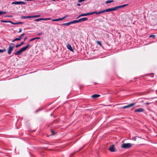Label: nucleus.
Listing matches in <instances>:
<instances>
[{
	"label": "nucleus",
	"instance_id": "nucleus-19",
	"mask_svg": "<svg viewBox=\"0 0 157 157\" xmlns=\"http://www.w3.org/2000/svg\"><path fill=\"white\" fill-rule=\"evenodd\" d=\"M25 35V34L24 33L22 34L19 37L20 39L21 40L22 38V37L24 36Z\"/></svg>",
	"mask_w": 157,
	"mask_h": 157
},
{
	"label": "nucleus",
	"instance_id": "nucleus-39",
	"mask_svg": "<svg viewBox=\"0 0 157 157\" xmlns=\"http://www.w3.org/2000/svg\"><path fill=\"white\" fill-rule=\"evenodd\" d=\"M59 20L60 21V20H63L64 19L63 18V17L62 18H59Z\"/></svg>",
	"mask_w": 157,
	"mask_h": 157
},
{
	"label": "nucleus",
	"instance_id": "nucleus-45",
	"mask_svg": "<svg viewBox=\"0 0 157 157\" xmlns=\"http://www.w3.org/2000/svg\"><path fill=\"white\" fill-rule=\"evenodd\" d=\"M18 24H22L23 23L21 22H18Z\"/></svg>",
	"mask_w": 157,
	"mask_h": 157
},
{
	"label": "nucleus",
	"instance_id": "nucleus-4",
	"mask_svg": "<svg viewBox=\"0 0 157 157\" xmlns=\"http://www.w3.org/2000/svg\"><path fill=\"white\" fill-rule=\"evenodd\" d=\"M109 150L111 152H115L116 151V150L114 148V146L113 145L110 146L109 148Z\"/></svg>",
	"mask_w": 157,
	"mask_h": 157
},
{
	"label": "nucleus",
	"instance_id": "nucleus-6",
	"mask_svg": "<svg viewBox=\"0 0 157 157\" xmlns=\"http://www.w3.org/2000/svg\"><path fill=\"white\" fill-rule=\"evenodd\" d=\"M117 10L116 8V7H115L113 8H109L105 10V12H109L111 11H115Z\"/></svg>",
	"mask_w": 157,
	"mask_h": 157
},
{
	"label": "nucleus",
	"instance_id": "nucleus-12",
	"mask_svg": "<svg viewBox=\"0 0 157 157\" xmlns=\"http://www.w3.org/2000/svg\"><path fill=\"white\" fill-rule=\"evenodd\" d=\"M100 95L98 94H95L91 96V97L93 98H96L99 97Z\"/></svg>",
	"mask_w": 157,
	"mask_h": 157
},
{
	"label": "nucleus",
	"instance_id": "nucleus-18",
	"mask_svg": "<svg viewBox=\"0 0 157 157\" xmlns=\"http://www.w3.org/2000/svg\"><path fill=\"white\" fill-rule=\"evenodd\" d=\"M91 15L93 14L94 13H95L96 14H101L100 11H99L98 12H97V11H94V12H91Z\"/></svg>",
	"mask_w": 157,
	"mask_h": 157
},
{
	"label": "nucleus",
	"instance_id": "nucleus-14",
	"mask_svg": "<svg viewBox=\"0 0 157 157\" xmlns=\"http://www.w3.org/2000/svg\"><path fill=\"white\" fill-rule=\"evenodd\" d=\"M67 48L68 49L70 50L71 51H73V50L72 49V47H71V46L70 44H67Z\"/></svg>",
	"mask_w": 157,
	"mask_h": 157
},
{
	"label": "nucleus",
	"instance_id": "nucleus-3",
	"mask_svg": "<svg viewBox=\"0 0 157 157\" xmlns=\"http://www.w3.org/2000/svg\"><path fill=\"white\" fill-rule=\"evenodd\" d=\"M12 4H16V5H20L21 4H22L23 5H25L26 4V3L22 1L20 2H13L12 3Z\"/></svg>",
	"mask_w": 157,
	"mask_h": 157
},
{
	"label": "nucleus",
	"instance_id": "nucleus-22",
	"mask_svg": "<svg viewBox=\"0 0 157 157\" xmlns=\"http://www.w3.org/2000/svg\"><path fill=\"white\" fill-rule=\"evenodd\" d=\"M20 40V39L19 38H15L14 40H13L12 41L13 42H14L15 41H16Z\"/></svg>",
	"mask_w": 157,
	"mask_h": 157
},
{
	"label": "nucleus",
	"instance_id": "nucleus-27",
	"mask_svg": "<svg viewBox=\"0 0 157 157\" xmlns=\"http://www.w3.org/2000/svg\"><path fill=\"white\" fill-rule=\"evenodd\" d=\"M6 51V50L5 49H3L1 50L0 49V52L2 53Z\"/></svg>",
	"mask_w": 157,
	"mask_h": 157
},
{
	"label": "nucleus",
	"instance_id": "nucleus-30",
	"mask_svg": "<svg viewBox=\"0 0 157 157\" xmlns=\"http://www.w3.org/2000/svg\"><path fill=\"white\" fill-rule=\"evenodd\" d=\"M52 21H59V18L58 19H53V20H52Z\"/></svg>",
	"mask_w": 157,
	"mask_h": 157
},
{
	"label": "nucleus",
	"instance_id": "nucleus-25",
	"mask_svg": "<svg viewBox=\"0 0 157 157\" xmlns=\"http://www.w3.org/2000/svg\"><path fill=\"white\" fill-rule=\"evenodd\" d=\"M33 18H36L37 17H40V15H33Z\"/></svg>",
	"mask_w": 157,
	"mask_h": 157
},
{
	"label": "nucleus",
	"instance_id": "nucleus-48",
	"mask_svg": "<svg viewBox=\"0 0 157 157\" xmlns=\"http://www.w3.org/2000/svg\"><path fill=\"white\" fill-rule=\"evenodd\" d=\"M50 19H51V18H47V20H50Z\"/></svg>",
	"mask_w": 157,
	"mask_h": 157
},
{
	"label": "nucleus",
	"instance_id": "nucleus-23",
	"mask_svg": "<svg viewBox=\"0 0 157 157\" xmlns=\"http://www.w3.org/2000/svg\"><path fill=\"white\" fill-rule=\"evenodd\" d=\"M42 20V18H39V19H35L34 20V21H41Z\"/></svg>",
	"mask_w": 157,
	"mask_h": 157
},
{
	"label": "nucleus",
	"instance_id": "nucleus-43",
	"mask_svg": "<svg viewBox=\"0 0 157 157\" xmlns=\"http://www.w3.org/2000/svg\"><path fill=\"white\" fill-rule=\"evenodd\" d=\"M27 39V37H25V38H24V41H24V42H25V40L26 39Z\"/></svg>",
	"mask_w": 157,
	"mask_h": 157
},
{
	"label": "nucleus",
	"instance_id": "nucleus-15",
	"mask_svg": "<svg viewBox=\"0 0 157 157\" xmlns=\"http://www.w3.org/2000/svg\"><path fill=\"white\" fill-rule=\"evenodd\" d=\"M24 44V41L21 42L20 44L16 45L15 47L17 48L20 47Z\"/></svg>",
	"mask_w": 157,
	"mask_h": 157
},
{
	"label": "nucleus",
	"instance_id": "nucleus-37",
	"mask_svg": "<svg viewBox=\"0 0 157 157\" xmlns=\"http://www.w3.org/2000/svg\"><path fill=\"white\" fill-rule=\"evenodd\" d=\"M35 40V38H33L32 39H31V40H30V41L31 42V41H32L33 40Z\"/></svg>",
	"mask_w": 157,
	"mask_h": 157
},
{
	"label": "nucleus",
	"instance_id": "nucleus-44",
	"mask_svg": "<svg viewBox=\"0 0 157 157\" xmlns=\"http://www.w3.org/2000/svg\"><path fill=\"white\" fill-rule=\"evenodd\" d=\"M42 34V33H38V35L39 36H40V35H41Z\"/></svg>",
	"mask_w": 157,
	"mask_h": 157
},
{
	"label": "nucleus",
	"instance_id": "nucleus-38",
	"mask_svg": "<svg viewBox=\"0 0 157 157\" xmlns=\"http://www.w3.org/2000/svg\"><path fill=\"white\" fill-rule=\"evenodd\" d=\"M22 31V29H19V31L18 32V33H21Z\"/></svg>",
	"mask_w": 157,
	"mask_h": 157
},
{
	"label": "nucleus",
	"instance_id": "nucleus-7",
	"mask_svg": "<svg viewBox=\"0 0 157 157\" xmlns=\"http://www.w3.org/2000/svg\"><path fill=\"white\" fill-rule=\"evenodd\" d=\"M144 111V109L140 108L139 109H137L135 110L134 112H138V113H140V112H143Z\"/></svg>",
	"mask_w": 157,
	"mask_h": 157
},
{
	"label": "nucleus",
	"instance_id": "nucleus-13",
	"mask_svg": "<svg viewBox=\"0 0 157 157\" xmlns=\"http://www.w3.org/2000/svg\"><path fill=\"white\" fill-rule=\"evenodd\" d=\"M22 52H21V49L19 50V51H17L14 54L15 55H19L21 54Z\"/></svg>",
	"mask_w": 157,
	"mask_h": 157
},
{
	"label": "nucleus",
	"instance_id": "nucleus-5",
	"mask_svg": "<svg viewBox=\"0 0 157 157\" xmlns=\"http://www.w3.org/2000/svg\"><path fill=\"white\" fill-rule=\"evenodd\" d=\"M135 105V103H131V104H130L128 105L124 106L122 107V108H123V109H126V108H130V107H131L132 106H133L134 105Z\"/></svg>",
	"mask_w": 157,
	"mask_h": 157
},
{
	"label": "nucleus",
	"instance_id": "nucleus-28",
	"mask_svg": "<svg viewBox=\"0 0 157 157\" xmlns=\"http://www.w3.org/2000/svg\"><path fill=\"white\" fill-rule=\"evenodd\" d=\"M10 23H11L12 24H13V25H17V24H18V22H17V23H14V22H13L12 21H10Z\"/></svg>",
	"mask_w": 157,
	"mask_h": 157
},
{
	"label": "nucleus",
	"instance_id": "nucleus-1",
	"mask_svg": "<svg viewBox=\"0 0 157 157\" xmlns=\"http://www.w3.org/2000/svg\"><path fill=\"white\" fill-rule=\"evenodd\" d=\"M14 45V44L13 43H11L10 44L8 51V54L10 55L11 53V52L13 50L14 47L13 46Z\"/></svg>",
	"mask_w": 157,
	"mask_h": 157
},
{
	"label": "nucleus",
	"instance_id": "nucleus-8",
	"mask_svg": "<svg viewBox=\"0 0 157 157\" xmlns=\"http://www.w3.org/2000/svg\"><path fill=\"white\" fill-rule=\"evenodd\" d=\"M91 15V13H82V14H81L80 15H79V16L78 17H77L76 18L77 19L81 17L86 16L87 15Z\"/></svg>",
	"mask_w": 157,
	"mask_h": 157
},
{
	"label": "nucleus",
	"instance_id": "nucleus-21",
	"mask_svg": "<svg viewBox=\"0 0 157 157\" xmlns=\"http://www.w3.org/2000/svg\"><path fill=\"white\" fill-rule=\"evenodd\" d=\"M6 12L5 11H0V15L3 14H6Z\"/></svg>",
	"mask_w": 157,
	"mask_h": 157
},
{
	"label": "nucleus",
	"instance_id": "nucleus-34",
	"mask_svg": "<svg viewBox=\"0 0 157 157\" xmlns=\"http://www.w3.org/2000/svg\"><path fill=\"white\" fill-rule=\"evenodd\" d=\"M42 20L47 21V18H42Z\"/></svg>",
	"mask_w": 157,
	"mask_h": 157
},
{
	"label": "nucleus",
	"instance_id": "nucleus-35",
	"mask_svg": "<svg viewBox=\"0 0 157 157\" xmlns=\"http://www.w3.org/2000/svg\"><path fill=\"white\" fill-rule=\"evenodd\" d=\"M85 0H78V2L79 3H81L82 2V1H83Z\"/></svg>",
	"mask_w": 157,
	"mask_h": 157
},
{
	"label": "nucleus",
	"instance_id": "nucleus-33",
	"mask_svg": "<svg viewBox=\"0 0 157 157\" xmlns=\"http://www.w3.org/2000/svg\"><path fill=\"white\" fill-rule=\"evenodd\" d=\"M51 132L52 133V135H54L55 134V132L52 130H51Z\"/></svg>",
	"mask_w": 157,
	"mask_h": 157
},
{
	"label": "nucleus",
	"instance_id": "nucleus-26",
	"mask_svg": "<svg viewBox=\"0 0 157 157\" xmlns=\"http://www.w3.org/2000/svg\"><path fill=\"white\" fill-rule=\"evenodd\" d=\"M97 44H98L100 45L101 46H102V45H101V43L100 41H97Z\"/></svg>",
	"mask_w": 157,
	"mask_h": 157
},
{
	"label": "nucleus",
	"instance_id": "nucleus-32",
	"mask_svg": "<svg viewBox=\"0 0 157 157\" xmlns=\"http://www.w3.org/2000/svg\"><path fill=\"white\" fill-rule=\"evenodd\" d=\"M105 10H102L101 11H100V13L101 14V13H104L105 12Z\"/></svg>",
	"mask_w": 157,
	"mask_h": 157
},
{
	"label": "nucleus",
	"instance_id": "nucleus-47",
	"mask_svg": "<svg viewBox=\"0 0 157 157\" xmlns=\"http://www.w3.org/2000/svg\"><path fill=\"white\" fill-rule=\"evenodd\" d=\"M77 6H80V4H79V3H77Z\"/></svg>",
	"mask_w": 157,
	"mask_h": 157
},
{
	"label": "nucleus",
	"instance_id": "nucleus-29",
	"mask_svg": "<svg viewBox=\"0 0 157 157\" xmlns=\"http://www.w3.org/2000/svg\"><path fill=\"white\" fill-rule=\"evenodd\" d=\"M26 18H33V16H26Z\"/></svg>",
	"mask_w": 157,
	"mask_h": 157
},
{
	"label": "nucleus",
	"instance_id": "nucleus-17",
	"mask_svg": "<svg viewBox=\"0 0 157 157\" xmlns=\"http://www.w3.org/2000/svg\"><path fill=\"white\" fill-rule=\"evenodd\" d=\"M71 24H75L77 23H78V20H74L70 21Z\"/></svg>",
	"mask_w": 157,
	"mask_h": 157
},
{
	"label": "nucleus",
	"instance_id": "nucleus-20",
	"mask_svg": "<svg viewBox=\"0 0 157 157\" xmlns=\"http://www.w3.org/2000/svg\"><path fill=\"white\" fill-rule=\"evenodd\" d=\"M113 2V0H108L107 1L105 2V4H108L109 3L112 2Z\"/></svg>",
	"mask_w": 157,
	"mask_h": 157
},
{
	"label": "nucleus",
	"instance_id": "nucleus-24",
	"mask_svg": "<svg viewBox=\"0 0 157 157\" xmlns=\"http://www.w3.org/2000/svg\"><path fill=\"white\" fill-rule=\"evenodd\" d=\"M1 21L2 22H9L10 23V21H3L1 20Z\"/></svg>",
	"mask_w": 157,
	"mask_h": 157
},
{
	"label": "nucleus",
	"instance_id": "nucleus-16",
	"mask_svg": "<svg viewBox=\"0 0 157 157\" xmlns=\"http://www.w3.org/2000/svg\"><path fill=\"white\" fill-rule=\"evenodd\" d=\"M71 24V22L70 21L68 23L62 24H61V25H63V26H68Z\"/></svg>",
	"mask_w": 157,
	"mask_h": 157
},
{
	"label": "nucleus",
	"instance_id": "nucleus-46",
	"mask_svg": "<svg viewBox=\"0 0 157 157\" xmlns=\"http://www.w3.org/2000/svg\"><path fill=\"white\" fill-rule=\"evenodd\" d=\"M133 140H136V137H133Z\"/></svg>",
	"mask_w": 157,
	"mask_h": 157
},
{
	"label": "nucleus",
	"instance_id": "nucleus-10",
	"mask_svg": "<svg viewBox=\"0 0 157 157\" xmlns=\"http://www.w3.org/2000/svg\"><path fill=\"white\" fill-rule=\"evenodd\" d=\"M128 4H124V5H122V6H116L117 10L119 9L124 7H125V6H128Z\"/></svg>",
	"mask_w": 157,
	"mask_h": 157
},
{
	"label": "nucleus",
	"instance_id": "nucleus-42",
	"mask_svg": "<svg viewBox=\"0 0 157 157\" xmlns=\"http://www.w3.org/2000/svg\"><path fill=\"white\" fill-rule=\"evenodd\" d=\"M67 17V15H65V16L63 17V18L64 19H65V18H66Z\"/></svg>",
	"mask_w": 157,
	"mask_h": 157
},
{
	"label": "nucleus",
	"instance_id": "nucleus-41",
	"mask_svg": "<svg viewBox=\"0 0 157 157\" xmlns=\"http://www.w3.org/2000/svg\"><path fill=\"white\" fill-rule=\"evenodd\" d=\"M35 39H40V37H35Z\"/></svg>",
	"mask_w": 157,
	"mask_h": 157
},
{
	"label": "nucleus",
	"instance_id": "nucleus-31",
	"mask_svg": "<svg viewBox=\"0 0 157 157\" xmlns=\"http://www.w3.org/2000/svg\"><path fill=\"white\" fill-rule=\"evenodd\" d=\"M155 36L154 35H151L150 36H149V37H153V38H154L155 37Z\"/></svg>",
	"mask_w": 157,
	"mask_h": 157
},
{
	"label": "nucleus",
	"instance_id": "nucleus-40",
	"mask_svg": "<svg viewBox=\"0 0 157 157\" xmlns=\"http://www.w3.org/2000/svg\"><path fill=\"white\" fill-rule=\"evenodd\" d=\"M59 20L60 21V20H63L64 19L63 18V17L62 18H59Z\"/></svg>",
	"mask_w": 157,
	"mask_h": 157
},
{
	"label": "nucleus",
	"instance_id": "nucleus-36",
	"mask_svg": "<svg viewBox=\"0 0 157 157\" xmlns=\"http://www.w3.org/2000/svg\"><path fill=\"white\" fill-rule=\"evenodd\" d=\"M21 19L26 18V16H22L21 17Z\"/></svg>",
	"mask_w": 157,
	"mask_h": 157
},
{
	"label": "nucleus",
	"instance_id": "nucleus-9",
	"mask_svg": "<svg viewBox=\"0 0 157 157\" xmlns=\"http://www.w3.org/2000/svg\"><path fill=\"white\" fill-rule=\"evenodd\" d=\"M29 44H28L26 46L21 48V52H23L25 51L27 49V48L29 47Z\"/></svg>",
	"mask_w": 157,
	"mask_h": 157
},
{
	"label": "nucleus",
	"instance_id": "nucleus-11",
	"mask_svg": "<svg viewBox=\"0 0 157 157\" xmlns=\"http://www.w3.org/2000/svg\"><path fill=\"white\" fill-rule=\"evenodd\" d=\"M88 20V18L86 17H84L78 19V22H80L81 21H85Z\"/></svg>",
	"mask_w": 157,
	"mask_h": 157
},
{
	"label": "nucleus",
	"instance_id": "nucleus-2",
	"mask_svg": "<svg viewBox=\"0 0 157 157\" xmlns=\"http://www.w3.org/2000/svg\"><path fill=\"white\" fill-rule=\"evenodd\" d=\"M132 145L130 143H125L123 144L121 146V147L124 148H129L131 147Z\"/></svg>",
	"mask_w": 157,
	"mask_h": 157
}]
</instances>
